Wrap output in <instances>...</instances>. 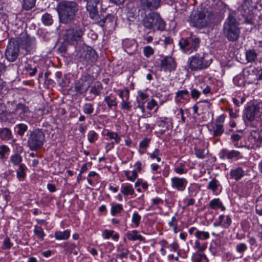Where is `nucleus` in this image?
<instances>
[{
  "label": "nucleus",
  "mask_w": 262,
  "mask_h": 262,
  "mask_svg": "<svg viewBox=\"0 0 262 262\" xmlns=\"http://www.w3.org/2000/svg\"><path fill=\"white\" fill-rule=\"evenodd\" d=\"M78 10V5L75 2L63 1L60 3L57 7L60 22L65 24L72 23Z\"/></svg>",
  "instance_id": "obj_1"
},
{
  "label": "nucleus",
  "mask_w": 262,
  "mask_h": 262,
  "mask_svg": "<svg viewBox=\"0 0 262 262\" xmlns=\"http://www.w3.org/2000/svg\"><path fill=\"white\" fill-rule=\"evenodd\" d=\"M240 33L239 23L234 17L229 15L224 24L223 35L229 41L234 42L238 40Z\"/></svg>",
  "instance_id": "obj_2"
},
{
  "label": "nucleus",
  "mask_w": 262,
  "mask_h": 262,
  "mask_svg": "<svg viewBox=\"0 0 262 262\" xmlns=\"http://www.w3.org/2000/svg\"><path fill=\"white\" fill-rule=\"evenodd\" d=\"M142 24L146 29L163 31L165 29V23L159 13L156 12L145 14L142 20Z\"/></svg>",
  "instance_id": "obj_3"
},
{
  "label": "nucleus",
  "mask_w": 262,
  "mask_h": 262,
  "mask_svg": "<svg viewBox=\"0 0 262 262\" xmlns=\"http://www.w3.org/2000/svg\"><path fill=\"white\" fill-rule=\"evenodd\" d=\"M84 33V29L83 27L74 25L65 30L62 37L67 43L76 45L81 40Z\"/></svg>",
  "instance_id": "obj_4"
},
{
  "label": "nucleus",
  "mask_w": 262,
  "mask_h": 262,
  "mask_svg": "<svg viewBox=\"0 0 262 262\" xmlns=\"http://www.w3.org/2000/svg\"><path fill=\"white\" fill-rule=\"evenodd\" d=\"M214 18V15L211 12L207 11H198L191 15L190 22L192 26L202 28L210 24Z\"/></svg>",
  "instance_id": "obj_5"
},
{
  "label": "nucleus",
  "mask_w": 262,
  "mask_h": 262,
  "mask_svg": "<svg viewBox=\"0 0 262 262\" xmlns=\"http://www.w3.org/2000/svg\"><path fill=\"white\" fill-rule=\"evenodd\" d=\"M45 140V135L42 131L36 129L30 133L27 143L30 149L35 150L43 145Z\"/></svg>",
  "instance_id": "obj_6"
},
{
  "label": "nucleus",
  "mask_w": 262,
  "mask_h": 262,
  "mask_svg": "<svg viewBox=\"0 0 262 262\" xmlns=\"http://www.w3.org/2000/svg\"><path fill=\"white\" fill-rule=\"evenodd\" d=\"M255 8L250 0H245L238 9V11L245 18V21L250 23L254 18Z\"/></svg>",
  "instance_id": "obj_7"
},
{
  "label": "nucleus",
  "mask_w": 262,
  "mask_h": 262,
  "mask_svg": "<svg viewBox=\"0 0 262 262\" xmlns=\"http://www.w3.org/2000/svg\"><path fill=\"white\" fill-rule=\"evenodd\" d=\"M179 44L182 49L190 54L199 47L200 39L196 36L191 35L187 39H182Z\"/></svg>",
  "instance_id": "obj_8"
},
{
  "label": "nucleus",
  "mask_w": 262,
  "mask_h": 262,
  "mask_svg": "<svg viewBox=\"0 0 262 262\" xmlns=\"http://www.w3.org/2000/svg\"><path fill=\"white\" fill-rule=\"evenodd\" d=\"M19 51L18 41L14 39H11L5 51L6 59L11 62L14 61L18 57Z\"/></svg>",
  "instance_id": "obj_9"
},
{
  "label": "nucleus",
  "mask_w": 262,
  "mask_h": 262,
  "mask_svg": "<svg viewBox=\"0 0 262 262\" xmlns=\"http://www.w3.org/2000/svg\"><path fill=\"white\" fill-rule=\"evenodd\" d=\"M209 63L204 57L192 56L188 59V66L191 71L201 70L207 68Z\"/></svg>",
  "instance_id": "obj_10"
},
{
  "label": "nucleus",
  "mask_w": 262,
  "mask_h": 262,
  "mask_svg": "<svg viewBox=\"0 0 262 262\" xmlns=\"http://www.w3.org/2000/svg\"><path fill=\"white\" fill-rule=\"evenodd\" d=\"M245 115L249 121H253L262 116V104L251 105L245 109Z\"/></svg>",
  "instance_id": "obj_11"
},
{
  "label": "nucleus",
  "mask_w": 262,
  "mask_h": 262,
  "mask_svg": "<svg viewBox=\"0 0 262 262\" xmlns=\"http://www.w3.org/2000/svg\"><path fill=\"white\" fill-rule=\"evenodd\" d=\"M187 181L185 178L177 177L171 179V186L179 191H184L187 185Z\"/></svg>",
  "instance_id": "obj_12"
},
{
  "label": "nucleus",
  "mask_w": 262,
  "mask_h": 262,
  "mask_svg": "<svg viewBox=\"0 0 262 262\" xmlns=\"http://www.w3.org/2000/svg\"><path fill=\"white\" fill-rule=\"evenodd\" d=\"M161 68L164 71H171L176 68L174 59L171 57L167 56L161 60Z\"/></svg>",
  "instance_id": "obj_13"
},
{
  "label": "nucleus",
  "mask_w": 262,
  "mask_h": 262,
  "mask_svg": "<svg viewBox=\"0 0 262 262\" xmlns=\"http://www.w3.org/2000/svg\"><path fill=\"white\" fill-rule=\"evenodd\" d=\"M161 0H141L140 4L144 9L154 11L161 5Z\"/></svg>",
  "instance_id": "obj_14"
},
{
  "label": "nucleus",
  "mask_w": 262,
  "mask_h": 262,
  "mask_svg": "<svg viewBox=\"0 0 262 262\" xmlns=\"http://www.w3.org/2000/svg\"><path fill=\"white\" fill-rule=\"evenodd\" d=\"M83 59L88 64H92L97 59V55L92 48H87L86 50H83Z\"/></svg>",
  "instance_id": "obj_15"
},
{
  "label": "nucleus",
  "mask_w": 262,
  "mask_h": 262,
  "mask_svg": "<svg viewBox=\"0 0 262 262\" xmlns=\"http://www.w3.org/2000/svg\"><path fill=\"white\" fill-rule=\"evenodd\" d=\"M124 50L129 54H133L137 49V44L134 40L125 39L123 41Z\"/></svg>",
  "instance_id": "obj_16"
},
{
  "label": "nucleus",
  "mask_w": 262,
  "mask_h": 262,
  "mask_svg": "<svg viewBox=\"0 0 262 262\" xmlns=\"http://www.w3.org/2000/svg\"><path fill=\"white\" fill-rule=\"evenodd\" d=\"M231 222L232 220L229 215H221L219 217L218 221L213 223V226L215 227L222 226L227 228L230 226Z\"/></svg>",
  "instance_id": "obj_17"
},
{
  "label": "nucleus",
  "mask_w": 262,
  "mask_h": 262,
  "mask_svg": "<svg viewBox=\"0 0 262 262\" xmlns=\"http://www.w3.org/2000/svg\"><path fill=\"white\" fill-rule=\"evenodd\" d=\"M89 87V84L85 80L83 79H80L75 85V89L76 91L79 93H83L88 90Z\"/></svg>",
  "instance_id": "obj_18"
},
{
  "label": "nucleus",
  "mask_w": 262,
  "mask_h": 262,
  "mask_svg": "<svg viewBox=\"0 0 262 262\" xmlns=\"http://www.w3.org/2000/svg\"><path fill=\"white\" fill-rule=\"evenodd\" d=\"M189 98V92L187 90H181L176 93V100L177 102H182V100L188 101Z\"/></svg>",
  "instance_id": "obj_19"
},
{
  "label": "nucleus",
  "mask_w": 262,
  "mask_h": 262,
  "mask_svg": "<svg viewBox=\"0 0 262 262\" xmlns=\"http://www.w3.org/2000/svg\"><path fill=\"white\" fill-rule=\"evenodd\" d=\"M209 207L212 209H217L220 208L222 211H225L226 208L223 206L222 202L219 199H214L212 200L209 204Z\"/></svg>",
  "instance_id": "obj_20"
},
{
  "label": "nucleus",
  "mask_w": 262,
  "mask_h": 262,
  "mask_svg": "<svg viewBox=\"0 0 262 262\" xmlns=\"http://www.w3.org/2000/svg\"><path fill=\"white\" fill-rule=\"evenodd\" d=\"M126 237L128 240L133 241L137 240L142 241L144 240L143 237L141 235L138 234V232L135 230L127 233Z\"/></svg>",
  "instance_id": "obj_21"
},
{
  "label": "nucleus",
  "mask_w": 262,
  "mask_h": 262,
  "mask_svg": "<svg viewBox=\"0 0 262 262\" xmlns=\"http://www.w3.org/2000/svg\"><path fill=\"white\" fill-rule=\"evenodd\" d=\"M244 175V171L241 167L233 169L230 171V176L235 180H239Z\"/></svg>",
  "instance_id": "obj_22"
},
{
  "label": "nucleus",
  "mask_w": 262,
  "mask_h": 262,
  "mask_svg": "<svg viewBox=\"0 0 262 262\" xmlns=\"http://www.w3.org/2000/svg\"><path fill=\"white\" fill-rule=\"evenodd\" d=\"M12 138L11 130L8 128H0V138L3 140H9Z\"/></svg>",
  "instance_id": "obj_23"
},
{
  "label": "nucleus",
  "mask_w": 262,
  "mask_h": 262,
  "mask_svg": "<svg viewBox=\"0 0 262 262\" xmlns=\"http://www.w3.org/2000/svg\"><path fill=\"white\" fill-rule=\"evenodd\" d=\"M86 10L89 13L90 17L94 20H98L99 18L97 7H86Z\"/></svg>",
  "instance_id": "obj_24"
},
{
  "label": "nucleus",
  "mask_w": 262,
  "mask_h": 262,
  "mask_svg": "<svg viewBox=\"0 0 262 262\" xmlns=\"http://www.w3.org/2000/svg\"><path fill=\"white\" fill-rule=\"evenodd\" d=\"M121 191L125 195H133L135 192L133 186L128 184H123L121 186Z\"/></svg>",
  "instance_id": "obj_25"
},
{
  "label": "nucleus",
  "mask_w": 262,
  "mask_h": 262,
  "mask_svg": "<svg viewBox=\"0 0 262 262\" xmlns=\"http://www.w3.org/2000/svg\"><path fill=\"white\" fill-rule=\"evenodd\" d=\"M70 235V232L68 230L64 231H57L55 233V237L58 240L67 239Z\"/></svg>",
  "instance_id": "obj_26"
},
{
  "label": "nucleus",
  "mask_w": 262,
  "mask_h": 262,
  "mask_svg": "<svg viewBox=\"0 0 262 262\" xmlns=\"http://www.w3.org/2000/svg\"><path fill=\"white\" fill-rule=\"evenodd\" d=\"M250 140L253 143L252 147H259L262 143V137L259 135H257V136L251 135Z\"/></svg>",
  "instance_id": "obj_27"
},
{
  "label": "nucleus",
  "mask_w": 262,
  "mask_h": 262,
  "mask_svg": "<svg viewBox=\"0 0 262 262\" xmlns=\"http://www.w3.org/2000/svg\"><path fill=\"white\" fill-rule=\"evenodd\" d=\"M41 20L45 25H51L53 22L52 16L49 13H45L42 16Z\"/></svg>",
  "instance_id": "obj_28"
},
{
  "label": "nucleus",
  "mask_w": 262,
  "mask_h": 262,
  "mask_svg": "<svg viewBox=\"0 0 262 262\" xmlns=\"http://www.w3.org/2000/svg\"><path fill=\"white\" fill-rule=\"evenodd\" d=\"M220 183L217 180L215 179H212L208 184L207 189L211 190L213 192H215L219 186Z\"/></svg>",
  "instance_id": "obj_29"
},
{
  "label": "nucleus",
  "mask_w": 262,
  "mask_h": 262,
  "mask_svg": "<svg viewBox=\"0 0 262 262\" xmlns=\"http://www.w3.org/2000/svg\"><path fill=\"white\" fill-rule=\"evenodd\" d=\"M246 59L248 62H253L257 57V54L253 50L247 51L246 53Z\"/></svg>",
  "instance_id": "obj_30"
},
{
  "label": "nucleus",
  "mask_w": 262,
  "mask_h": 262,
  "mask_svg": "<svg viewBox=\"0 0 262 262\" xmlns=\"http://www.w3.org/2000/svg\"><path fill=\"white\" fill-rule=\"evenodd\" d=\"M224 129L223 125L220 123L216 124L213 131V136L214 137L220 136L224 133Z\"/></svg>",
  "instance_id": "obj_31"
},
{
  "label": "nucleus",
  "mask_w": 262,
  "mask_h": 262,
  "mask_svg": "<svg viewBox=\"0 0 262 262\" xmlns=\"http://www.w3.org/2000/svg\"><path fill=\"white\" fill-rule=\"evenodd\" d=\"M195 236L200 239H207L209 238V234L208 232L202 231H197L195 234Z\"/></svg>",
  "instance_id": "obj_32"
},
{
  "label": "nucleus",
  "mask_w": 262,
  "mask_h": 262,
  "mask_svg": "<svg viewBox=\"0 0 262 262\" xmlns=\"http://www.w3.org/2000/svg\"><path fill=\"white\" fill-rule=\"evenodd\" d=\"M26 166L23 164H20L19 168L17 171V178L20 180L21 179H24L26 177Z\"/></svg>",
  "instance_id": "obj_33"
},
{
  "label": "nucleus",
  "mask_w": 262,
  "mask_h": 262,
  "mask_svg": "<svg viewBox=\"0 0 262 262\" xmlns=\"http://www.w3.org/2000/svg\"><path fill=\"white\" fill-rule=\"evenodd\" d=\"M36 0H24L23 7L26 10H29L32 8L35 3Z\"/></svg>",
  "instance_id": "obj_34"
},
{
  "label": "nucleus",
  "mask_w": 262,
  "mask_h": 262,
  "mask_svg": "<svg viewBox=\"0 0 262 262\" xmlns=\"http://www.w3.org/2000/svg\"><path fill=\"white\" fill-rule=\"evenodd\" d=\"M194 153L196 157L199 159H204L207 154L205 149L198 148H194Z\"/></svg>",
  "instance_id": "obj_35"
},
{
  "label": "nucleus",
  "mask_w": 262,
  "mask_h": 262,
  "mask_svg": "<svg viewBox=\"0 0 262 262\" xmlns=\"http://www.w3.org/2000/svg\"><path fill=\"white\" fill-rule=\"evenodd\" d=\"M25 69L31 76L35 75L37 72L36 67L29 64L26 66V67H25Z\"/></svg>",
  "instance_id": "obj_36"
},
{
  "label": "nucleus",
  "mask_w": 262,
  "mask_h": 262,
  "mask_svg": "<svg viewBox=\"0 0 262 262\" xmlns=\"http://www.w3.org/2000/svg\"><path fill=\"white\" fill-rule=\"evenodd\" d=\"M106 135L110 139H114L116 143H118L121 140L120 137L116 133L108 132Z\"/></svg>",
  "instance_id": "obj_37"
},
{
  "label": "nucleus",
  "mask_w": 262,
  "mask_h": 262,
  "mask_svg": "<svg viewBox=\"0 0 262 262\" xmlns=\"http://www.w3.org/2000/svg\"><path fill=\"white\" fill-rule=\"evenodd\" d=\"M104 101L110 108L113 106H116L117 105L116 98L111 99L110 96H106L104 98Z\"/></svg>",
  "instance_id": "obj_38"
},
{
  "label": "nucleus",
  "mask_w": 262,
  "mask_h": 262,
  "mask_svg": "<svg viewBox=\"0 0 262 262\" xmlns=\"http://www.w3.org/2000/svg\"><path fill=\"white\" fill-rule=\"evenodd\" d=\"M17 128H18L17 130V134L20 136H23L27 130L28 127L27 125L20 123L17 125Z\"/></svg>",
  "instance_id": "obj_39"
},
{
  "label": "nucleus",
  "mask_w": 262,
  "mask_h": 262,
  "mask_svg": "<svg viewBox=\"0 0 262 262\" xmlns=\"http://www.w3.org/2000/svg\"><path fill=\"white\" fill-rule=\"evenodd\" d=\"M122 210V205L120 204H116L112 206L111 213L113 215H116Z\"/></svg>",
  "instance_id": "obj_40"
},
{
  "label": "nucleus",
  "mask_w": 262,
  "mask_h": 262,
  "mask_svg": "<svg viewBox=\"0 0 262 262\" xmlns=\"http://www.w3.org/2000/svg\"><path fill=\"white\" fill-rule=\"evenodd\" d=\"M143 53L144 55L148 58L150 56L154 54V50L150 46H147L144 48L143 49Z\"/></svg>",
  "instance_id": "obj_41"
},
{
  "label": "nucleus",
  "mask_w": 262,
  "mask_h": 262,
  "mask_svg": "<svg viewBox=\"0 0 262 262\" xmlns=\"http://www.w3.org/2000/svg\"><path fill=\"white\" fill-rule=\"evenodd\" d=\"M141 217L137 212H135L133 214L132 222L135 225V227H137L139 226L140 222L141 221Z\"/></svg>",
  "instance_id": "obj_42"
},
{
  "label": "nucleus",
  "mask_w": 262,
  "mask_h": 262,
  "mask_svg": "<svg viewBox=\"0 0 262 262\" xmlns=\"http://www.w3.org/2000/svg\"><path fill=\"white\" fill-rule=\"evenodd\" d=\"M256 212L259 215H262V196L259 198L257 201Z\"/></svg>",
  "instance_id": "obj_43"
},
{
  "label": "nucleus",
  "mask_w": 262,
  "mask_h": 262,
  "mask_svg": "<svg viewBox=\"0 0 262 262\" xmlns=\"http://www.w3.org/2000/svg\"><path fill=\"white\" fill-rule=\"evenodd\" d=\"M9 151V147L5 145L0 146V159H3L5 157L6 154Z\"/></svg>",
  "instance_id": "obj_44"
},
{
  "label": "nucleus",
  "mask_w": 262,
  "mask_h": 262,
  "mask_svg": "<svg viewBox=\"0 0 262 262\" xmlns=\"http://www.w3.org/2000/svg\"><path fill=\"white\" fill-rule=\"evenodd\" d=\"M247 245L244 243H239L236 246V249L237 252L243 254V253L247 250Z\"/></svg>",
  "instance_id": "obj_45"
},
{
  "label": "nucleus",
  "mask_w": 262,
  "mask_h": 262,
  "mask_svg": "<svg viewBox=\"0 0 262 262\" xmlns=\"http://www.w3.org/2000/svg\"><path fill=\"white\" fill-rule=\"evenodd\" d=\"M160 152L159 149H156L150 155V157L152 159H156L158 162H160L161 161L160 158Z\"/></svg>",
  "instance_id": "obj_46"
},
{
  "label": "nucleus",
  "mask_w": 262,
  "mask_h": 262,
  "mask_svg": "<svg viewBox=\"0 0 262 262\" xmlns=\"http://www.w3.org/2000/svg\"><path fill=\"white\" fill-rule=\"evenodd\" d=\"M174 171L180 174L186 173L187 170L184 169V165L183 163H180V166H177L174 169Z\"/></svg>",
  "instance_id": "obj_47"
},
{
  "label": "nucleus",
  "mask_w": 262,
  "mask_h": 262,
  "mask_svg": "<svg viewBox=\"0 0 262 262\" xmlns=\"http://www.w3.org/2000/svg\"><path fill=\"white\" fill-rule=\"evenodd\" d=\"M34 233L40 238H42L45 236V233L42 228L37 226L35 227Z\"/></svg>",
  "instance_id": "obj_48"
},
{
  "label": "nucleus",
  "mask_w": 262,
  "mask_h": 262,
  "mask_svg": "<svg viewBox=\"0 0 262 262\" xmlns=\"http://www.w3.org/2000/svg\"><path fill=\"white\" fill-rule=\"evenodd\" d=\"M240 154V152L238 151L232 150L230 151L227 152L225 154V156L229 159H232L234 157H238Z\"/></svg>",
  "instance_id": "obj_49"
},
{
  "label": "nucleus",
  "mask_w": 262,
  "mask_h": 262,
  "mask_svg": "<svg viewBox=\"0 0 262 262\" xmlns=\"http://www.w3.org/2000/svg\"><path fill=\"white\" fill-rule=\"evenodd\" d=\"M93 105L90 103H86L83 107V112L87 114H91L93 112Z\"/></svg>",
  "instance_id": "obj_50"
},
{
  "label": "nucleus",
  "mask_w": 262,
  "mask_h": 262,
  "mask_svg": "<svg viewBox=\"0 0 262 262\" xmlns=\"http://www.w3.org/2000/svg\"><path fill=\"white\" fill-rule=\"evenodd\" d=\"M21 157L19 155H14L11 157V161L15 165H17L20 163L21 161Z\"/></svg>",
  "instance_id": "obj_51"
},
{
  "label": "nucleus",
  "mask_w": 262,
  "mask_h": 262,
  "mask_svg": "<svg viewBox=\"0 0 262 262\" xmlns=\"http://www.w3.org/2000/svg\"><path fill=\"white\" fill-rule=\"evenodd\" d=\"M194 247L200 251H203L207 248V244L204 243L202 245H201V243L199 241H196L194 244Z\"/></svg>",
  "instance_id": "obj_52"
},
{
  "label": "nucleus",
  "mask_w": 262,
  "mask_h": 262,
  "mask_svg": "<svg viewBox=\"0 0 262 262\" xmlns=\"http://www.w3.org/2000/svg\"><path fill=\"white\" fill-rule=\"evenodd\" d=\"M97 138V134L93 130H91L88 134V140L90 142H94Z\"/></svg>",
  "instance_id": "obj_53"
},
{
  "label": "nucleus",
  "mask_w": 262,
  "mask_h": 262,
  "mask_svg": "<svg viewBox=\"0 0 262 262\" xmlns=\"http://www.w3.org/2000/svg\"><path fill=\"white\" fill-rule=\"evenodd\" d=\"M121 104V108L122 110H129L131 108L130 102H129L127 99H123V100H122Z\"/></svg>",
  "instance_id": "obj_54"
},
{
  "label": "nucleus",
  "mask_w": 262,
  "mask_h": 262,
  "mask_svg": "<svg viewBox=\"0 0 262 262\" xmlns=\"http://www.w3.org/2000/svg\"><path fill=\"white\" fill-rule=\"evenodd\" d=\"M101 90V86L99 85H94L91 89L90 93L95 95H99Z\"/></svg>",
  "instance_id": "obj_55"
},
{
  "label": "nucleus",
  "mask_w": 262,
  "mask_h": 262,
  "mask_svg": "<svg viewBox=\"0 0 262 262\" xmlns=\"http://www.w3.org/2000/svg\"><path fill=\"white\" fill-rule=\"evenodd\" d=\"M86 2V7H97L99 0H84Z\"/></svg>",
  "instance_id": "obj_56"
},
{
  "label": "nucleus",
  "mask_w": 262,
  "mask_h": 262,
  "mask_svg": "<svg viewBox=\"0 0 262 262\" xmlns=\"http://www.w3.org/2000/svg\"><path fill=\"white\" fill-rule=\"evenodd\" d=\"M16 110L20 111V113H26L29 111L28 107L23 104H19L17 106Z\"/></svg>",
  "instance_id": "obj_57"
},
{
  "label": "nucleus",
  "mask_w": 262,
  "mask_h": 262,
  "mask_svg": "<svg viewBox=\"0 0 262 262\" xmlns=\"http://www.w3.org/2000/svg\"><path fill=\"white\" fill-rule=\"evenodd\" d=\"M193 258L194 262H201L203 259L206 258V256L201 254H196L194 256Z\"/></svg>",
  "instance_id": "obj_58"
},
{
  "label": "nucleus",
  "mask_w": 262,
  "mask_h": 262,
  "mask_svg": "<svg viewBox=\"0 0 262 262\" xmlns=\"http://www.w3.org/2000/svg\"><path fill=\"white\" fill-rule=\"evenodd\" d=\"M157 105V102L154 99H151L147 103V108L149 110H152L155 106Z\"/></svg>",
  "instance_id": "obj_59"
},
{
  "label": "nucleus",
  "mask_w": 262,
  "mask_h": 262,
  "mask_svg": "<svg viewBox=\"0 0 262 262\" xmlns=\"http://www.w3.org/2000/svg\"><path fill=\"white\" fill-rule=\"evenodd\" d=\"M198 104L199 106H200V107L204 108V110L208 109L210 106V104L207 101L199 102L198 103Z\"/></svg>",
  "instance_id": "obj_60"
},
{
  "label": "nucleus",
  "mask_w": 262,
  "mask_h": 262,
  "mask_svg": "<svg viewBox=\"0 0 262 262\" xmlns=\"http://www.w3.org/2000/svg\"><path fill=\"white\" fill-rule=\"evenodd\" d=\"M168 247L170 248V251L172 252H177L179 249V245L178 243L173 242L169 245Z\"/></svg>",
  "instance_id": "obj_61"
},
{
  "label": "nucleus",
  "mask_w": 262,
  "mask_h": 262,
  "mask_svg": "<svg viewBox=\"0 0 262 262\" xmlns=\"http://www.w3.org/2000/svg\"><path fill=\"white\" fill-rule=\"evenodd\" d=\"M4 246L6 249H10L12 247V244L11 243L9 237H7L4 239Z\"/></svg>",
  "instance_id": "obj_62"
},
{
  "label": "nucleus",
  "mask_w": 262,
  "mask_h": 262,
  "mask_svg": "<svg viewBox=\"0 0 262 262\" xmlns=\"http://www.w3.org/2000/svg\"><path fill=\"white\" fill-rule=\"evenodd\" d=\"M114 231L112 230H105L103 232L104 237L106 239H108L113 234Z\"/></svg>",
  "instance_id": "obj_63"
},
{
  "label": "nucleus",
  "mask_w": 262,
  "mask_h": 262,
  "mask_svg": "<svg viewBox=\"0 0 262 262\" xmlns=\"http://www.w3.org/2000/svg\"><path fill=\"white\" fill-rule=\"evenodd\" d=\"M149 142V140L147 138H145L140 142V146L142 148H145L148 145Z\"/></svg>",
  "instance_id": "obj_64"
}]
</instances>
